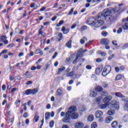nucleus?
Instances as JSON below:
<instances>
[{
  "label": "nucleus",
  "mask_w": 128,
  "mask_h": 128,
  "mask_svg": "<svg viewBox=\"0 0 128 128\" xmlns=\"http://www.w3.org/2000/svg\"><path fill=\"white\" fill-rule=\"evenodd\" d=\"M112 70V66H106L104 68V69L103 70V72H102V76H106L110 72V71Z\"/></svg>",
  "instance_id": "obj_5"
},
{
  "label": "nucleus",
  "mask_w": 128,
  "mask_h": 128,
  "mask_svg": "<svg viewBox=\"0 0 128 128\" xmlns=\"http://www.w3.org/2000/svg\"><path fill=\"white\" fill-rule=\"evenodd\" d=\"M24 76L25 78H30L32 76V74H28V72H26Z\"/></svg>",
  "instance_id": "obj_22"
},
{
  "label": "nucleus",
  "mask_w": 128,
  "mask_h": 128,
  "mask_svg": "<svg viewBox=\"0 0 128 128\" xmlns=\"http://www.w3.org/2000/svg\"><path fill=\"white\" fill-rule=\"evenodd\" d=\"M102 86H103V88H108V84L106 82H102Z\"/></svg>",
  "instance_id": "obj_38"
},
{
  "label": "nucleus",
  "mask_w": 128,
  "mask_h": 128,
  "mask_svg": "<svg viewBox=\"0 0 128 128\" xmlns=\"http://www.w3.org/2000/svg\"><path fill=\"white\" fill-rule=\"evenodd\" d=\"M95 90L96 92H102V86H98L96 87Z\"/></svg>",
  "instance_id": "obj_18"
},
{
  "label": "nucleus",
  "mask_w": 128,
  "mask_h": 128,
  "mask_svg": "<svg viewBox=\"0 0 128 128\" xmlns=\"http://www.w3.org/2000/svg\"><path fill=\"white\" fill-rule=\"evenodd\" d=\"M112 128H118V122L116 121H114L112 123Z\"/></svg>",
  "instance_id": "obj_26"
},
{
  "label": "nucleus",
  "mask_w": 128,
  "mask_h": 128,
  "mask_svg": "<svg viewBox=\"0 0 128 128\" xmlns=\"http://www.w3.org/2000/svg\"><path fill=\"white\" fill-rule=\"evenodd\" d=\"M78 58H79L78 56H76V59L72 62L73 64H76V62H78Z\"/></svg>",
  "instance_id": "obj_45"
},
{
  "label": "nucleus",
  "mask_w": 128,
  "mask_h": 128,
  "mask_svg": "<svg viewBox=\"0 0 128 128\" xmlns=\"http://www.w3.org/2000/svg\"><path fill=\"white\" fill-rule=\"evenodd\" d=\"M114 56H116V54H111L110 56L108 58V60H112V58H114Z\"/></svg>",
  "instance_id": "obj_34"
},
{
  "label": "nucleus",
  "mask_w": 128,
  "mask_h": 128,
  "mask_svg": "<svg viewBox=\"0 0 128 128\" xmlns=\"http://www.w3.org/2000/svg\"><path fill=\"white\" fill-rule=\"evenodd\" d=\"M96 62H102V60L100 58H98L96 60Z\"/></svg>",
  "instance_id": "obj_54"
},
{
  "label": "nucleus",
  "mask_w": 128,
  "mask_h": 128,
  "mask_svg": "<svg viewBox=\"0 0 128 128\" xmlns=\"http://www.w3.org/2000/svg\"><path fill=\"white\" fill-rule=\"evenodd\" d=\"M108 92L106 91H104L103 92L102 94H101V96H108Z\"/></svg>",
  "instance_id": "obj_36"
},
{
  "label": "nucleus",
  "mask_w": 128,
  "mask_h": 128,
  "mask_svg": "<svg viewBox=\"0 0 128 128\" xmlns=\"http://www.w3.org/2000/svg\"><path fill=\"white\" fill-rule=\"evenodd\" d=\"M90 96H91V98H94L96 96V91H94V90H91L90 93Z\"/></svg>",
  "instance_id": "obj_19"
},
{
  "label": "nucleus",
  "mask_w": 128,
  "mask_h": 128,
  "mask_svg": "<svg viewBox=\"0 0 128 128\" xmlns=\"http://www.w3.org/2000/svg\"><path fill=\"white\" fill-rule=\"evenodd\" d=\"M120 7L115 6L114 8H112V12H113L115 14V12H120Z\"/></svg>",
  "instance_id": "obj_17"
},
{
  "label": "nucleus",
  "mask_w": 128,
  "mask_h": 128,
  "mask_svg": "<svg viewBox=\"0 0 128 128\" xmlns=\"http://www.w3.org/2000/svg\"><path fill=\"white\" fill-rule=\"evenodd\" d=\"M122 32V28H120L117 30L118 34H120Z\"/></svg>",
  "instance_id": "obj_48"
},
{
  "label": "nucleus",
  "mask_w": 128,
  "mask_h": 128,
  "mask_svg": "<svg viewBox=\"0 0 128 128\" xmlns=\"http://www.w3.org/2000/svg\"><path fill=\"white\" fill-rule=\"evenodd\" d=\"M45 116H46V120H48L50 118V114L49 112H46L45 114Z\"/></svg>",
  "instance_id": "obj_29"
},
{
  "label": "nucleus",
  "mask_w": 128,
  "mask_h": 128,
  "mask_svg": "<svg viewBox=\"0 0 128 128\" xmlns=\"http://www.w3.org/2000/svg\"><path fill=\"white\" fill-rule=\"evenodd\" d=\"M76 106H72L69 108L67 112L68 113L70 118H71L72 120H76L79 116L78 114L76 112Z\"/></svg>",
  "instance_id": "obj_4"
},
{
  "label": "nucleus",
  "mask_w": 128,
  "mask_h": 128,
  "mask_svg": "<svg viewBox=\"0 0 128 128\" xmlns=\"http://www.w3.org/2000/svg\"><path fill=\"white\" fill-rule=\"evenodd\" d=\"M116 96H118V98H122L124 102L126 100L124 98V96L122 94H120V92H116Z\"/></svg>",
  "instance_id": "obj_20"
},
{
  "label": "nucleus",
  "mask_w": 128,
  "mask_h": 128,
  "mask_svg": "<svg viewBox=\"0 0 128 128\" xmlns=\"http://www.w3.org/2000/svg\"><path fill=\"white\" fill-rule=\"evenodd\" d=\"M84 56V49L81 48L76 55V56H78V58L82 57Z\"/></svg>",
  "instance_id": "obj_13"
},
{
  "label": "nucleus",
  "mask_w": 128,
  "mask_h": 128,
  "mask_svg": "<svg viewBox=\"0 0 128 128\" xmlns=\"http://www.w3.org/2000/svg\"><path fill=\"white\" fill-rule=\"evenodd\" d=\"M76 26V24L75 23L73 25H72V26H71V28L72 30Z\"/></svg>",
  "instance_id": "obj_60"
},
{
  "label": "nucleus",
  "mask_w": 128,
  "mask_h": 128,
  "mask_svg": "<svg viewBox=\"0 0 128 128\" xmlns=\"http://www.w3.org/2000/svg\"><path fill=\"white\" fill-rule=\"evenodd\" d=\"M102 114H104V113H102V112L98 110L96 111L95 113V116L96 118H100L102 116Z\"/></svg>",
  "instance_id": "obj_11"
},
{
  "label": "nucleus",
  "mask_w": 128,
  "mask_h": 128,
  "mask_svg": "<svg viewBox=\"0 0 128 128\" xmlns=\"http://www.w3.org/2000/svg\"><path fill=\"white\" fill-rule=\"evenodd\" d=\"M119 68L120 70H124V69H125L124 66H120Z\"/></svg>",
  "instance_id": "obj_62"
},
{
  "label": "nucleus",
  "mask_w": 128,
  "mask_h": 128,
  "mask_svg": "<svg viewBox=\"0 0 128 128\" xmlns=\"http://www.w3.org/2000/svg\"><path fill=\"white\" fill-rule=\"evenodd\" d=\"M98 53L99 54H101L102 56H106V52H102V51H98Z\"/></svg>",
  "instance_id": "obj_42"
},
{
  "label": "nucleus",
  "mask_w": 128,
  "mask_h": 128,
  "mask_svg": "<svg viewBox=\"0 0 128 128\" xmlns=\"http://www.w3.org/2000/svg\"><path fill=\"white\" fill-rule=\"evenodd\" d=\"M54 120H52L49 123V126L50 128H54Z\"/></svg>",
  "instance_id": "obj_35"
},
{
  "label": "nucleus",
  "mask_w": 128,
  "mask_h": 128,
  "mask_svg": "<svg viewBox=\"0 0 128 128\" xmlns=\"http://www.w3.org/2000/svg\"><path fill=\"white\" fill-rule=\"evenodd\" d=\"M102 68H98L96 70V74H100V72H102Z\"/></svg>",
  "instance_id": "obj_27"
},
{
  "label": "nucleus",
  "mask_w": 128,
  "mask_h": 128,
  "mask_svg": "<svg viewBox=\"0 0 128 128\" xmlns=\"http://www.w3.org/2000/svg\"><path fill=\"white\" fill-rule=\"evenodd\" d=\"M88 28L86 26H82L80 28L81 32H84V30H86Z\"/></svg>",
  "instance_id": "obj_37"
},
{
  "label": "nucleus",
  "mask_w": 128,
  "mask_h": 128,
  "mask_svg": "<svg viewBox=\"0 0 128 128\" xmlns=\"http://www.w3.org/2000/svg\"><path fill=\"white\" fill-rule=\"evenodd\" d=\"M74 74V71H72V72H70L66 74V76H72Z\"/></svg>",
  "instance_id": "obj_30"
},
{
  "label": "nucleus",
  "mask_w": 128,
  "mask_h": 128,
  "mask_svg": "<svg viewBox=\"0 0 128 128\" xmlns=\"http://www.w3.org/2000/svg\"><path fill=\"white\" fill-rule=\"evenodd\" d=\"M38 92V88L28 89L25 91L24 94L26 96H30V94H36Z\"/></svg>",
  "instance_id": "obj_6"
},
{
  "label": "nucleus",
  "mask_w": 128,
  "mask_h": 128,
  "mask_svg": "<svg viewBox=\"0 0 128 128\" xmlns=\"http://www.w3.org/2000/svg\"><path fill=\"white\" fill-rule=\"evenodd\" d=\"M122 23L124 24L122 26L123 30H128V16L126 18L123 19Z\"/></svg>",
  "instance_id": "obj_8"
},
{
  "label": "nucleus",
  "mask_w": 128,
  "mask_h": 128,
  "mask_svg": "<svg viewBox=\"0 0 128 128\" xmlns=\"http://www.w3.org/2000/svg\"><path fill=\"white\" fill-rule=\"evenodd\" d=\"M75 128H84V123L82 122H78L75 124Z\"/></svg>",
  "instance_id": "obj_12"
},
{
  "label": "nucleus",
  "mask_w": 128,
  "mask_h": 128,
  "mask_svg": "<svg viewBox=\"0 0 128 128\" xmlns=\"http://www.w3.org/2000/svg\"><path fill=\"white\" fill-rule=\"evenodd\" d=\"M58 52H56L54 54V55L52 56V58H56V56H58Z\"/></svg>",
  "instance_id": "obj_49"
},
{
  "label": "nucleus",
  "mask_w": 128,
  "mask_h": 128,
  "mask_svg": "<svg viewBox=\"0 0 128 128\" xmlns=\"http://www.w3.org/2000/svg\"><path fill=\"white\" fill-rule=\"evenodd\" d=\"M114 120L112 116H108L105 119L106 124H110Z\"/></svg>",
  "instance_id": "obj_15"
},
{
  "label": "nucleus",
  "mask_w": 128,
  "mask_h": 128,
  "mask_svg": "<svg viewBox=\"0 0 128 128\" xmlns=\"http://www.w3.org/2000/svg\"><path fill=\"white\" fill-rule=\"evenodd\" d=\"M62 30L64 34H68V32H70V28H66L64 26L62 28Z\"/></svg>",
  "instance_id": "obj_14"
},
{
  "label": "nucleus",
  "mask_w": 128,
  "mask_h": 128,
  "mask_svg": "<svg viewBox=\"0 0 128 128\" xmlns=\"http://www.w3.org/2000/svg\"><path fill=\"white\" fill-rule=\"evenodd\" d=\"M6 85L4 84L2 86V90H6Z\"/></svg>",
  "instance_id": "obj_59"
},
{
  "label": "nucleus",
  "mask_w": 128,
  "mask_h": 128,
  "mask_svg": "<svg viewBox=\"0 0 128 128\" xmlns=\"http://www.w3.org/2000/svg\"><path fill=\"white\" fill-rule=\"evenodd\" d=\"M95 102L98 104V108L101 110H106L108 106L109 108H115L118 110L120 108V103L116 100H112L110 104H102V96H100L96 98Z\"/></svg>",
  "instance_id": "obj_1"
},
{
  "label": "nucleus",
  "mask_w": 128,
  "mask_h": 128,
  "mask_svg": "<svg viewBox=\"0 0 128 128\" xmlns=\"http://www.w3.org/2000/svg\"><path fill=\"white\" fill-rule=\"evenodd\" d=\"M123 120H124V122H128V114H126L123 118Z\"/></svg>",
  "instance_id": "obj_39"
},
{
  "label": "nucleus",
  "mask_w": 128,
  "mask_h": 128,
  "mask_svg": "<svg viewBox=\"0 0 128 128\" xmlns=\"http://www.w3.org/2000/svg\"><path fill=\"white\" fill-rule=\"evenodd\" d=\"M70 116L68 112H66V117L62 119V122L66 123L70 122Z\"/></svg>",
  "instance_id": "obj_9"
},
{
  "label": "nucleus",
  "mask_w": 128,
  "mask_h": 128,
  "mask_svg": "<svg viewBox=\"0 0 128 128\" xmlns=\"http://www.w3.org/2000/svg\"><path fill=\"white\" fill-rule=\"evenodd\" d=\"M66 46H67L68 48H72V40H70L66 44Z\"/></svg>",
  "instance_id": "obj_25"
},
{
  "label": "nucleus",
  "mask_w": 128,
  "mask_h": 128,
  "mask_svg": "<svg viewBox=\"0 0 128 128\" xmlns=\"http://www.w3.org/2000/svg\"><path fill=\"white\" fill-rule=\"evenodd\" d=\"M36 54H40V56H42L43 54V52H42V50L40 48L38 49H37L36 51Z\"/></svg>",
  "instance_id": "obj_28"
},
{
  "label": "nucleus",
  "mask_w": 128,
  "mask_h": 128,
  "mask_svg": "<svg viewBox=\"0 0 128 128\" xmlns=\"http://www.w3.org/2000/svg\"><path fill=\"white\" fill-rule=\"evenodd\" d=\"M16 90H18V88H12L11 92H16Z\"/></svg>",
  "instance_id": "obj_57"
},
{
  "label": "nucleus",
  "mask_w": 128,
  "mask_h": 128,
  "mask_svg": "<svg viewBox=\"0 0 128 128\" xmlns=\"http://www.w3.org/2000/svg\"><path fill=\"white\" fill-rule=\"evenodd\" d=\"M112 100V97L111 96H106L105 98L102 97V102L104 104H110V102Z\"/></svg>",
  "instance_id": "obj_7"
},
{
  "label": "nucleus",
  "mask_w": 128,
  "mask_h": 128,
  "mask_svg": "<svg viewBox=\"0 0 128 128\" xmlns=\"http://www.w3.org/2000/svg\"><path fill=\"white\" fill-rule=\"evenodd\" d=\"M8 52V50H5L2 51L1 54H6Z\"/></svg>",
  "instance_id": "obj_64"
},
{
  "label": "nucleus",
  "mask_w": 128,
  "mask_h": 128,
  "mask_svg": "<svg viewBox=\"0 0 128 128\" xmlns=\"http://www.w3.org/2000/svg\"><path fill=\"white\" fill-rule=\"evenodd\" d=\"M62 128H70V127L68 126L65 124L62 126Z\"/></svg>",
  "instance_id": "obj_63"
},
{
  "label": "nucleus",
  "mask_w": 128,
  "mask_h": 128,
  "mask_svg": "<svg viewBox=\"0 0 128 128\" xmlns=\"http://www.w3.org/2000/svg\"><path fill=\"white\" fill-rule=\"evenodd\" d=\"M114 14L112 9H105L102 13L98 14V20H103L104 22V20L106 22H112L114 20V16L112 14Z\"/></svg>",
  "instance_id": "obj_2"
},
{
  "label": "nucleus",
  "mask_w": 128,
  "mask_h": 128,
  "mask_svg": "<svg viewBox=\"0 0 128 128\" xmlns=\"http://www.w3.org/2000/svg\"><path fill=\"white\" fill-rule=\"evenodd\" d=\"M39 34H40L41 36H42V28H40L38 30Z\"/></svg>",
  "instance_id": "obj_56"
},
{
  "label": "nucleus",
  "mask_w": 128,
  "mask_h": 128,
  "mask_svg": "<svg viewBox=\"0 0 128 128\" xmlns=\"http://www.w3.org/2000/svg\"><path fill=\"white\" fill-rule=\"evenodd\" d=\"M64 70H66V67L63 66L61 68H60L58 69V72H57V74H60V72H64Z\"/></svg>",
  "instance_id": "obj_23"
},
{
  "label": "nucleus",
  "mask_w": 128,
  "mask_h": 128,
  "mask_svg": "<svg viewBox=\"0 0 128 128\" xmlns=\"http://www.w3.org/2000/svg\"><path fill=\"white\" fill-rule=\"evenodd\" d=\"M98 122H104V118L102 117L99 118Z\"/></svg>",
  "instance_id": "obj_50"
},
{
  "label": "nucleus",
  "mask_w": 128,
  "mask_h": 128,
  "mask_svg": "<svg viewBox=\"0 0 128 128\" xmlns=\"http://www.w3.org/2000/svg\"><path fill=\"white\" fill-rule=\"evenodd\" d=\"M122 76L121 74H118L116 76V80H122Z\"/></svg>",
  "instance_id": "obj_43"
},
{
  "label": "nucleus",
  "mask_w": 128,
  "mask_h": 128,
  "mask_svg": "<svg viewBox=\"0 0 128 128\" xmlns=\"http://www.w3.org/2000/svg\"><path fill=\"white\" fill-rule=\"evenodd\" d=\"M32 84V80H30V81H28L26 83V84L27 86H28V84Z\"/></svg>",
  "instance_id": "obj_55"
},
{
  "label": "nucleus",
  "mask_w": 128,
  "mask_h": 128,
  "mask_svg": "<svg viewBox=\"0 0 128 128\" xmlns=\"http://www.w3.org/2000/svg\"><path fill=\"white\" fill-rule=\"evenodd\" d=\"M58 36L60 38L59 41L60 42V40H62V34L60 33L58 34Z\"/></svg>",
  "instance_id": "obj_44"
},
{
  "label": "nucleus",
  "mask_w": 128,
  "mask_h": 128,
  "mask_svg": "<svg viewBox=\"0 0 128 128\" xmlns=\"http://www.w3.org/2000/svg\"><path fill=\"white\" fill-rule=\"evenodd\" d=\"M62 90L60 89H58L57 90V96H62Z\"/></svg>",
  "instance_id": "obj_31"
},
{
  "label": "nucleus",
  "mask_w": 128,
  "mask_h": 128,
  "mask_svg": "<svg viewBox=\"0 0 128 128\" xmlns=\"http://www.w3.org/2000/svg\"><path fill=\"white\" fill-rule=\"evenodd\" d=\"M38 118H40V117L38 116H34V120H35L36 122H38Z\"/></svg>",
  "instance_id": "obj_46"
},
{
  "label": "nucleus",
  "mask_w": 128,
  "mask_h": 128,
  "mask_svg": "<svg viewBox=\"0 0 128 128\" xmlns=\"http://www.w3.org/2000/svg\"><path fill=\"white\" fill-rule=\"evenodd\" d=\"M86 68L87 70H92V66H90V65H87L86 66Z\"/></svg>",
  "instance_id": "obj_58"
},
{
  "label": "nucleus",
  "mask_w": 128,
  "mask_h": 128,
  "mask_svg": "<svg viewBox=\"0 0 128 128\" xmlns=\"http://www.w3.org/2000/svg\"><path fill=\"white\" fill-rule=\"evenodd\" d=\"M100 44H105V46H108L110 44V40L108 38H102L100 40Z\"/></svg>",
  "instance_id": "obj_10"
},
{
  "label": "nucleus",
  "mask_w": 128,
  "mask_h": 128,
  "mask_svg": "<svg viewBox=\"0 0 128 128\" xmlns=\"http://www.w3.org/2000/svg\"><path fill=\"white\" fill-rule=\"evenodd\" d=\"M64 22V20L60 21V22L58 24H56V26H62V24Z\"/></svg>",
  "instance_id": "obj_33"
},
{
  "label": "nucleus",
  "mask_w": 128,
  "mask_h": 128,
  "mask_svg": "<svg viewBox=\"0 0 128 128\" xmlns=\"http://www.w3.org/2000/svg\"><path fill=\"white\" fill-rule=\"evenodd\" d=\"M124 102H125L124 106V110H128V101L125 100Z\"/></svg>",
  "instance_id": "obj_24"
},
{
  "label": "nucleus",
  "mask_w": 128,
  "mask_h": 128,
  "mask_svg": "<svg viewBox=\"0 0 128 128\" xmlns=\"http://www.w3.org/2000/svg\"><path fill=\"white\" fill-rule=\"evenodd\" d=\"M74 8H72L70 10V12H69V13H68L69 16H72V12H74Z\"/></svg>",
  "instance_id": "obj_47"
},
{
  "label": "nucleus",
  "mask_w": 128,
  "mask_h": 128,
  "mask_svg": "<svg viewBox=\"0 0 128 128\" xmlns=\"http://www.w3.org/2000/svg\"><path fill=\"white\" fill-rule=\"evenodd\" d=\"M102 34L103 36L104 37H106L108 36V32H106V31H103L102 32Z\"/></svg>",
  "instance_id": "obj_41"
},
{
  "label": "nucleus",
  "mask_w": 128,
  "mask_h": 128,
  "mask_svg": "<svg viewBox=\"0 0 128 128\" xmlns=\"http://www.w3.org/2000/svg\"><path fill=\"white\" fill-rule=\"evenodd\" d=\"M88 24H92L95 28H100L104 24V20H100L98 19V16L96 19L94 18H90L88 20Z\"/></svg>",
  "instance_id": "obj_3"
},
{
  "label": "nucleus",
  "mask_w": 128,
  "mask_h": 128,
  "mask_svg": "<svg viewBox=\"0 0 128 128\" xmlns=\"http://www.w3.org/2000/svg\"><path fill=\"white\" fill-rule=\"evenodd\" d=\"M114 114H116V112H114V110L112 109H110L108 112V116H114Z\"/></svg>",
  "instance_id": "obj_21"
},
{
  "label": "nucleus",
  "mask_w": 128,
  "mask_h": 128,
  "mask_svg": "<svg viewBox=\"0 0 128 128\" xmlns=\"http://www.w3.org/2000/svg\"><path fill=\"white\" fill-rule=\"evenodd\" d=\"M87 120L88 122H92L94 120V116L92 114H90L88 116Z\"/></svg>",
  "instance_id": "obj_16"
},
{
  "label": "nucleus",
  "mask_w": 128,
  "mask_h": 128,
  "mask_svg": "<svg viewBox=\"0 0 128 128\" xmlns=\"http://www.w3.org/2000/svg\"><path fill=\"white\" fill-rule=\"evenodd\" d=\"M114 69H115L116 72H120V68L118 67H115Z\"/></svg>",
  "instance_id": "obj_53"
},
{
  "label": "nucleus",
  "mask_w": 128,
  "mask_h": 128,
  "mask_svg": "<svg viewBox=\"0 0 128 128\" xmlns=\"http://www.w3.org/2000/svg\"><path fill=\"white\" fill-rule=\"evenodd\" d=\"M24 118H26L28 116V112H25L23 114Z\"/></svg>",
  "instance_id": "obj_52"
},
{
  "label": "nucleus",
  "mask_w": 128,
  "mask_h": 128,
  "mask_svg": "<svg viewBox=\"0 0 128 128\" xmlns=\"http://www.w3.org/2000/svg\"><path fill=\"white\" fill-rule=\"evenodd\" d=\"M98 126V124H96V122H93L91 124L92 128H96Z\"/></svg>",
  "instance_id": "obj_32"
},
{
  "label": "nucleus",
  "mask_w": 128,
  "mask_h": 128,
  "mask_svg": "<svg viewBox=\"0 0 128 128\" xmlns=\"http://www.w3.org/2000/svg\"><path fill=\"white\" fill-rule=\"evenodd\" d=\"M112 44H114V46H118V44L116 43V40H113L112 42Z\"/></svg>",
  "instance_id": "obj_51"
},
{
  "label": "nucleus",
  "mask_w": 128,
  "mask_h": 128,
  "mask_svg": "<svg viewBox=\"0 0 128 128\" xmlns=\"http://www.w3.org/2000/svg\"><path fill=\"white\" fill-rule=\"evenodd\" d=\"M0 40H2V42H4V40H6V36H0Z\"/></svg>",
  "instance_id": "obj_40"
},
{
  "label": "nucleus",
  "mask_w": 128,
  "mask_h": 128,
  "mask_svg": "<svg viewBox=\"0 0 128 128\" xmlns=\"http://www.w3.org/2000/svg\"><path fill=\"white\" fill-rule=\"evenodd\" d=\"M124 48H128V43H126L124 44L123 46Z\"/></svg>",
  "instance_id": "obj_61"
}]
</instances>
